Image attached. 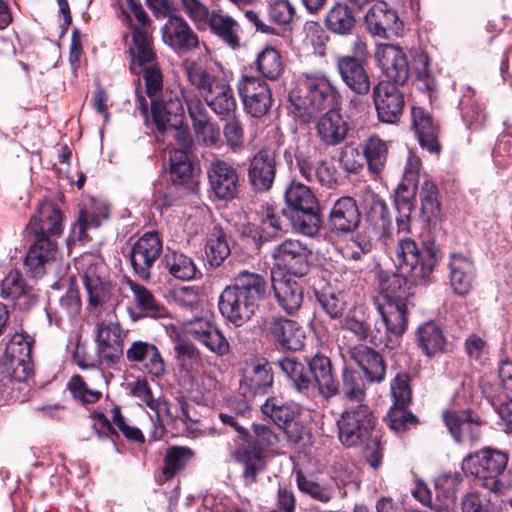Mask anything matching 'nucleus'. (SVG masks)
<instances>
[{"mask_svg": "<svg viewBox=\"0 0 512 512\" xmlns=\"http://www.w3.org/2000/svg\"><path fill=\"white\" fill-rule=\"evenodd\" d=\"M339 253L346 259L358 261L372 250V242L361 233L353 235L344 244L337 246Z\"/></svg>", "mask_w": 512, "mask_h": 512, "instance_id": "13d9d810", "label": "nucleus"}, {"mask_svg": "<svg viewBox=\"0 0 512 512\" xmlns=\"http://www.w3.org/2000/svg\"><path fill=\"white\" fill-rule=\"evenodd\" d=\"M375 58L378 66L388 81L404 85L409 79V64L402 48L393 44H379L376 47Z\"/></svg>", "mask_w": 512, "mask_h": 512, "instance_id": "f3484780", "label": "nucleus"}, {"mask_svg": "<svg viewBox=\"0 0 512 512\" xmlns=\"http://www.w3.org/2000/svg\"><path fill=\"white\" fill-rule=\"evenodd\" d=\"M398 273L380 272L378 295L374 303H406L413 294L412 287L427 284L439 263V247L434 241H426L420 250L416 242L400 237L395 249Z\"/></svg>", "mask_w": 512, "mask_h": 512, "instance_id": "f257e3e1", "label": "nucleus"}, {"mask_svg": "<svg viewBox=\"0 0 512 512\" xmlns=\"http://www.w3.org/2000/svg\"><path fill=\"white\" fill-rule=\"evenodd\" d=\"M300 83L306 95L302 96L300 91L293 90L289 94V100L291 113L302 122L308 123L316 112L339 108L342 96L335 83L325 73H304Z\"/></svg>", "mask_w": 512, "mask_h": 512, "instance_id": "39448f33", "label": "nucleus"}, {"mask_svg": "<svg viewBox=\"0 0 512 512\" xmlns=\"http://www.w3.org/2000/svg\"><path fill=\"white\" fill-rule=\"evenodd\" d=\"M367 219L376 229H379L382 234H384L391 225L388 207L376 194L371 195V201L367 207Z\"/></svg>", "mask_w": 512, "mask_h": 512, "instance_id": "bf43d9fd", "label": "nucleus"}, {"mask_svg": "<svg viewBox=\"0 0 512 512\" xmlns=\"http://www.w3.org/2000/svg\"><path fill=\"white\" fill-rule=\"evenodd\" d=\"M229 286L241 294L249 296L257 304L265 297L267 290V283L264 277L248 270L240 271Z\"/></svg>", "mask_w": 512, "mask_h": 512, "instance_id": "a19ab883", "label": "nucleus"}, {"mask_svg": "<svg viewBox=\"0 0 512 512\" xmlns=\"http://www.w3.org/2000/svg\"><path fill=\"white\" fill-rule=\"evenodd\" d=\"M175 358L180 368L192 373L202 365V356L199 349L187 340H180L174 346Z\"/></svg>", "mask_w": 512, "mask_h": 512, "instance_id": "6e6d98bb", "label": "nucleus"}, {"mask_svg": "<svg viewBox=\"0 0 512 512\" xmlns=\"http://www.w3.org/2000/svg\"><path fill=\"white\" fill-rule=\"evenodd\" d=\"M265 331L281 347L299 350L303 346L304 331L297 322L282 316H271L264 322Z\"/></svg>", "mask_w": 512, "mask_h": 512, "instance_id": "b1692460", "label": "nucleus"}, {"mask_svg": "<svg viewBox=\"0 0 512 512\" xmlns=\"http://www.w3.org/2000/svg\"><path fill=\"white\" fill-rule=\"evenodd\" d=\"M462 484L459 472L443 473L435 479L436 496L432 505L435 512H456L457 492Z\"/></svg>", "mask_w": 512, "mask_h": 512, "instance_id": "f704fd0d", "label": "nucleus"}, {"mask_svg": "<svg viewBox=\"0 0 512 512\" xmlns=\"http://www.w3.org/2000/svg\"><path fill=\"white\" fill-rule=\"evenodd\" d=\"M255 439L247 433V438L231 452V457L243 465L242 477L246 484L255 483L258 475L266 469L267 451L276 447L279 436L263 424H253Z\"/></svg>", "mask_w": 512, "mask_h": 512, "instance_id": "6e6552de", "label": "nucleus"}, {"mask_svg": "<svg viewBox=\"0 0 512 512\" xmlns=\"http://www.w3.org/2000/svg\"><path fill=\"white\" fill-rule=\"evenodd\" d=\"M351 360L360 368L368 383H381L385 379L386 365L382 356L374 349L359 344L348 348Z\"/></svg>", "mask_w": 512, "mask_h": 512, "instance_id": "c85d7f7f", "label": "nucleus"}, {"mask_svg": "<svg viewBox=\"0 0 512 512\" xmlns=\"http://www.w3.org/2000/svg\"><path fill=\"white\" fill-rule=\"evenodd\" d=\"M125 357L130 364H141L143 370L153 379L162 378L166 363L158 347L147 341L135 340L127 348Z\"/></svg>", "mask_w": 512, "mask_h": 512, "instance_id": "412c9836", "label": "nucleus"}, {"mask_svg": "<svg viewBox=\"0 0 512 512\" xmlns=\"http://www.w3.org/2000/svg\"><path fill=\"white\" fill-rule=\"evenodd\" d=\"M68 388L74 399L83 404H93L102 396L100 390L93 388L80 375H74L68 382Z\"/></svg>", "mask_w": 512, "mask_h": 512, "instance_id": "052dcab7", "label": "nucleus"}, {"mask_svg": "<svg viewBox=\"0 0 512 512\" xmlns=\"http://www.w3.org/2000/svg\"><path fill=\"white\" fill-rule=\"evenodd\" d=\"M237 89L245 111L252 117H262L270 110L272 92L264 80L256 76L243 75L238 80Z\"/></svg>", "mask_w": 512, "mask_h": 512, "instance_id": "9b49d317", "label": "nucleus"}, {"mask_svg": "<svg viewBox=\"0 0 512 512\" xmlns=\"http://www.w3.org/2000/svg\"><path fill=\"white\" fill-rule=\"evenodd\" d=\"M365 23L371 34L381 38H387L389 31L398 34L403 26L397 11L389 7L387 2H376L367 11Z\"/></svg>", "mask_w": 512, "mask_h": 512, "instance_id": "cd10ccee", "label": "nucleus"}, {"mask_svg": "<svg viewBox=\"0 0 512 512\" xmlns=\"http://www.w3.org/2000/svg\"><path fill=\"white\" fill-rule=\"evenodd\" d=\"M218 307L225 319L240 327L255 314L258 304L249 296L227 286L220 294Z\"/></svg>", "mask_w": 512, "mask_h": 512, "instance_id": "aec40b11", "label": "nucleus"}, {"mask_svg": "<svg viewBox=\"0 0 512 512\" xmlns=\"http://www.w3.org/2000/svg\"><path fill=\"white\" fill-rule=\"evenodd\" d=\"M163 41L178 53L190 52L199 46V38L188 23L174 17L163 27Z\"/></svg>", "mask_w": 512, "mask_h": 512, "instance_id": "473e14b6", "label": "nucleus"}, {"mask_svg": "<svg viewBox=\"0 0 512 512\" xmlns=\"http://www.w3.org/2000/svg\"><path fill=\"white\" fill-rule=\"evenodd\" d=\"M211 193L219 200L230 201L236 198L239 188V175L230 163L216 159L207 168Z\"/></svg>", "mask_w": 512, "mask_h": 512, "instance_id": "dca6fc26", "label": "nucleus"}, {"mask_svg": "<svg viewBox=\"0 0 512 512\" xmlns=\"http://www.w3.org/2000/svg\"><path fill=\"white\" fill-rule=\"evenodd\" d=\"M447 267L453 292L459 296L470 293L477 277V270L472 257L462 252H452L449 255Z\"/></svg>", "mask_w": 512, "mask_h": 512, "instance_id": "4be33fe9", "label": "nucleus"}, {"mask_svg": "<svg viewBox=\"0 0 512 512\" xmlns=\"http://www.w3.org/2000/svg\"><path fill=\"white\" fill-rule=\"evenodd\" d=\"M272 384L273 373L267 360L251 357L244 362L240 389L245 396L265 394Z\"/></svg>", "mask_w": 512, "mask_h": 512, "instance_id": "6ab92c4d", "label": "nucleus"}, {"mask_svg": "<svg viewBox=\"0 0 512 512\" xmlns=\"http://www.w3.org/2000/svg\"><path fill=\"white\" fill-rule=\"evenodd\" d=\"M319 304L331 318L342 317L347 308L346 296L342 292H323L317 295Z\"/></svg>", "mask_w": 512, "mask_h": 512, "instance_id": "774afa93", "label": "nucleus"}, {"mask_svg": "<svg viewBox=\"0 0 512 512\" xmlns=\"http://www.w3.org/2000/svg\"><path fill=\"white\" fill-rule=\"evenodd\" d=\"M442 418L450 435L459 444H474L481 436V422L473 419L469 409L449 408Z\"/></svg>", "mask_w": 512, "mask_h": 512, "instance_id": "a211bd4d", "label": "nucleus"}, {"mask_svg": "<svg viewBox=\"0 0 512 512\" xmlns=\"http://www.w3.org/2000/svg\"><path fill=\"white\" fill-rule=\"evenodd\" d=\"M416 341L419 348L428 357L443 352L447 343L443 330L433 321L426 322L418 327Z\"/></svg>", "mask_w": 512, "mask_h": 512, "instance_id": "ea45409f", "label": "nucleus"}, {"mask_svg": "<svg viewBox=\"0 0 512 512\" xmlns=\"http://www.w3.org/2000/svg\"><path fill=\"white\" fill-rule=\"evenodd\" d=\"M205 254L208 263L211 266L218 267L230 255V247L224 232L214 227L207 238L205 245Z\"/></svg>", "mask_w": 512, "mask_h": 512, "instance_id": "3c124183", "label": "nucleus"}, {"mask_svg": "<svg viewBox=\"0 0 512 512\" xmlns=\"http://www.w3.org/2000/svg\"><path fill=\"white\" fill-rule=\"evenodd\" d=\"M133 47L129 48L131 68L138 65L146 84V91L151 98V114L156 129L159 132L167 130L175 134H187L177 128L182 124L184 107L178 91H165L160 97L157 93L162 90V74L155 65L156 55L152 48V38L145 27L133 28Z\"/></svg>", "mask_w": 512, "mask_h": 512, "instance_id": "f03ea898", "label": "nucleus"}, {"mask_svg": "<svg viewBox=\"0 0 512 512\" xmlns=\"http://www.w3.org/2000/svg\"><path fill=\"white\" fill-rule=\"evenodd\" d=\"M365 66L366 62L357 57L336 58V68L342 81L358 95H366L370 91V78Z\"/></svg>", "mask_w": 512, "mask_h": 512, "instance_id": "c756f323", "label": "nucleus"}, {"mask_svg": "<svg viewBox=\"0 0 512 512\" xmlns=\"http://www.w3.org/2000/svg\"><path fill=\"white\" fill-rule=\"evenodd\" d=\"M339 393L346 401V406L366 404L365 382L356 370L345 367L342 371V384Z\"/></svg>", "mask_w": 512, "mask_h": 512, "instance_id": "79ce46f5", "label": "nucleus"}, {"mask_svg": "<svg viewBox=\"0 0 512 512\" xmlns=\"http://www.w3.org/2000/svg\"><path fill=\"white\" fill-rule=\"evenodd\" d=\"M108 218V209L103 208L101 214L83 210L80 212L78 221L74 225L73 234L79 241L87 239V230L90 228H98L102 222Z\"/></svg>", "mask_w": 512, "mask_h": 512, "instance_id": "69168bd1", "label": "nucleus"}, {"mask_svg": "<svg viewBox=\"0 0 512 512\" xmlns=\"http://www.w3.org/2000/svg\"><path fill=\"white\" fill-rule=\"evenodd\" d=\"M162 251V238L156 231H148L134 242L130 260L133 270L139 278L148 280L151 277V270Z\"/></svg>", "mask_w": 512, "mask_h": 512, "instance_id": "f8f14e48", "label": "nucleus"}, {"mask_svg": "<svg viewBox=\"0 0 512 512\" xmlns=\"http://www.w3.org/2000/svg\"><path fill=\"white\" fill-rule=\"evenodd\" d=\"M261 410L263 414L281 428L292 422L298 414V408L295 405L283 403L276 397L268 398L262 404Z\"/></svg>", "mask_w": 512, "mask_h": 512, "instance_id": "8fccbe9b", "label": "nucleus"}, {"mask_svg": "<svg viewBox=\"0 0 512 512\" xmlns=\"http://www.w3.org/2000/svg\"><path fill=\"white\" fill-rule=\"evenodd\" d=\"M378 313L386 327V333L399 338L407 329L406 303H378L375 304Z\"/></svg>", "mask_w": 512, "mask_h": 512, "instance_id": "4c0bfd02", "label": "nucleus"}, {"mask_svg": "<svg viewBox=\"0 0 512 512\" xmlns=\"http://www.w3.org/2000/svg\"><path fill=\"white\" fill-rule=\"evenodd\" d=\"M307 364L313 379L304 365L295 358L285 357L278 361L279 368L299 393L308 395L317 386L319 393L326 399L339 394V384L333 376L332 364L327 356L317 353L307 358Z\"/></svg>", "mask_w": 512, "mask_h": 512, "instance_id": "423d86ee", "label": "nucleus"}, {"mask_svg": "<svg viewBox=\"0 0 512 512\" xmlns=\"http://www.w3.org/2000/svg\"><path fill=\"white\" fill-rule=\"evenodd\" d=\"M197 29L210 31L232 49L240 46V25L221 10L209 9L203 2H180Z\"/></svg>", "mask_w": 512, "mask_h": 512, "instance_id": "1a4fd4ad", "label": "nucleus"}, {"mask_svg": "<svg viewBox=\"0 0 512 512\" xmlns=\"http://www.w3.org/2000/svg\"><path fill=\"white\" fill-rule=\"evenodd\" d=\"M462 118L469 128L482 127L487 119V113L483 104L476 100L464 97L461 102Z\"/></svg>", "mask_w": 512, "mask_h": 512, "instance_id": "0e129e2a", "label": "nucleus"}, {"mask_svg": "<svg viewBox=\"0 0 512 512\" xmlns=\"http://www.w3.org/2000/svg\"><path fill=\"white\" fill-rule=\"evenodd\" d=\"M83 266V284L88 294L90 306H100L108 301L111 294L110 283L106 277L103 262L94 255H85L81 259Z\"/></svg>", "mask_w": 512, "mask_h": 512, "instance_id": "ddd939ff", "label": "nucleus"}, {"mask_svg": "<svg viewBox=\"0 0 512 512\" xmlns=\"http://www.w3.org/2000/svg\"><path fill=\"white\" fill-rule=\"evenodd\" d=\"M162 264L165 269L175 278L180 280L194 279L198 269L192 257L183 252L167 248L162 258Z\"/></svg>", "mask_w": 512, "mask_h": 512, "instance_id": "58836bf2", "label": "nucleus"}, {"mask_svg": "<svg viewBox=\"0 0 512 512\" xmlns=\"http://www.w3.org/2000/svg\"><path fill=\"white\" fill-rule=\"evenodd\" d=\"M508 460L505 451L484 447L466 455L461 462V469L476 486L504 495L512 487V479L507 470Z\"/></svg>", "mask_w": 512, "mask_h": 512, "instance_id": "20e7f679", "label": "nucleus"}, {"mask_svg": "<svg viewBox=\"0 0 512 512\" xmlns=\"http://www.w3.org/2000/svg\"><path fill=\"white\" fill-rule=\"evenodd\" d=\"M259 241L267 242L284 231L280 212L272 205H262L259 211Z\"/></svg>", "mask_w": 512, "mask_h": 512, "instance_id": "de8ad7c7", "label": "nucleus"}, {"mask_svg": "<svg viewBox=\"0 0 512 512\" xmlns=\"http://www.w3.org/2000/svg\"><path fill=\"white\" fill-rule=\"evenodd\" d=\"M412 128L423 149L438 154L441 150L438 135L439 127L431 114L422 107L413 106L411 110Z\"/></svg>", "mask_w": 512, "mask_h": 512, "instance_id": "72a5a7b5", "label": "nucleus"}, {"mask_svg": "<svg viewBox=\"0 0 512 512\" xmlns=\"http://www.w3.org/2000/svg\"><path fill=\"white\" fill-rule=\"evenodd\" d=\"M364 162L373 174H379L385 167L388 147L378 136L369 137L362 145Z\"/></svg>", "mask_w": 512, "mask_h": 512, "instance_id": "a18cd8bd", "label": "nucleus"}, {"mask_svg": "<svg viewBox=\"0 0 512 512\" xmlns=\"http://www.w3.org/2000/svg\"><path fill=\"white\" fill-rule=\"evenodd\" d=\"M354 9L347 2H336L326 15L328 29L339 35H346L355 26Z\"/></svg>", "mask_w": 512, "mask_h": 512, "instance_id": "c03bdc74", "label": "nucleus"}, {"mask_svg": "<svg viewBox=\"0 0 512 512\" xmlns=\"http://www.w3.org/2000/svg\"><path fill=\"white\" fill-rule=\"evenodd\" d=\"M128 284L133 293L136 307L142 312L143 316L157 318L164 315V307L146 287L134 281H129Z\"/></svg>", "mask_w": 512, "mask_h": 512, "instance_id": "09e8293b", "label": "nucleus"}, {"mask_svg": "<svg viewBox=\"0 0 512 512\" xmlns=\"http://www.w3.org/2000/svg\"><path fill=\"white\" fill-rule=\"evenodd\" d=\"M185 72L188 82L215 114L229 117L235 111L237 102L233 89L225 77L215 74L196 61L187 62Z\"/></svg>", "mask_w": 512, "mask_h": 512, "instance_id": "0eeeda50", "label": "nucleus"}, {"mask_svg": "<svg viewBox=\"0 0 512 512\" xmlns=\"http://www.w3.org/2000/svg\"><path fill=\"white\" fill-rule=\"evenodd\" d=\"M349 129V123L338 108L326 110L315 123L316 135L326 146H337L344 142Z\"/></svg>", "mask_w": 512, "mask_h": 512, "instance_id": "7c9ffc66", "label": "nucleus"}, {"mask_svg": "<svg viewBox=\"0 0 512 512\" xmlns=\"http://www.w3.org/2000/svg\"><path fill=\"white\" fill-rule=\"evenodd\" d=\"M197 341L218 357H223L230 351V344L227 338L216 325L210 328L206 334Z\"/></svg>", "mask_w": 512, "mask_h": 512, "instance_id": "338daca9", "label": "nucleus"}, {"mask_svg": "<svg viewBox=\"0 0 512 512\" xmlns=\"http://www.w3.org/2000/svg\"><path fill=\"white\" fill-rule=\"evenodd\" d=\"M272 287L279 306L288 314H293L303 302V288L291 278H276L272 271Z\"/></svg>", "mask_w": 512, "mask_h": 512, "instance_id": "c9c22d12", "label": "nucleus"}, {"mask_svg": "<svg viewBox=\"0 0 512 512\" xmlns=\"http://www.w3.org/2000/svg\"><path fill=\"white\" fill-rule=\"evenodd\" d=\"M183 196L182 188L175 183L155 186L153 199L157 209L163 210L174 206Z\"/></svg>", "mask_w": 512, "mask_h": 512, "instance_id": "e2e57ef3", "label": "nucleus"}, {"mask_svg": "<svg viewBox=\"0 0 512 512\" xmlns=\"http://www.w3.org/2000/svg\"><path fill=\"white\" fill-rule=\"evenodd\" d=\"M318 208L283 210L282 213L290 221L293 230L305 236H314L320 228Z\"/></svg>", "mask_w": 512, "mask_h": 512, "instance_id": "37998d69", "label": "nucleus"}, {"mask_svg": "<svg viewBox=\"0 0 512 512\" xmlns=\"http://www.w3.org/2000/svg\"><path fill=\"white\" fill-rule=\"evenodd\" d=\"M29 229L35 237L51 238L62 232L61 211L49 201H43L30 219Z\"/></svg>", "mask_w": 512, "mask_h": 512, "instance_id": "2f4dec72", "label": "nucleus"}, {"mask_svg": "<svg viewBox=\"0 0 512 512\" xmlns=\"http://www.w3.org/2000/svg\"><path fill=\"white\" fill-rule=\"evenodd\" d=\"M30 293L31 288L17 269L10 270L0 283V297L4 300L16 301Z\"/></svg>", "mask_w": 512, "mask_h": 512, "instance_id": "864d4df0", "label": "nucleus"}, {"mask_svg": "<svg viewBox=\"0 0 512 512\" xmlns=\"http://www.w3.org/2000/svg\"><path fill=\"white\" fill-rule=\"evenodd\" d=\"M259 73L268 80H276L284 71L280 53L273 47H265L255 61Z\"/></svg>", "mask_w": 512, "mask_h": 512, "instance_id": "603ef678", "label": "nucleus"}, {"mask_svg": "<svg viewBox=\"0 0 512 512\" xmlns=\"http://www.w3.org/2000/svg\"><path fill=\"white\" fill-rule=\"evenodd\" d=\"M182 104L185 103L188 114L192 121V126L199 122L207 121L210 119L209 113L205 107V103L200 98V94L193 91L180 90L178 91Z\"/></svg>", "mask_w": 512, "mask_h": 512, "instance_id": "680f3d73", "label": "nucleus"}, {"mask_svg": "<svg viewBox=\"0 0 512 512\" xmlns=\"http://www.w3.org/2000/svg\"><path fill=\"white\" fill-rule=\"evenodd\" d=\"M126 337L117 321H98L96 324V348L99 358L112 365L119 362L124 355L123 342Z\"/></svg>", "mask_w": 512, "mask_h": 512, "instance_id": "4468645a", "label": "nucleus"}, {"mask_svg": "<svg viewBox=\"0 0 512 512\" xmlns=\"http://www.w3.org/2000/svg\"><path fill=\"white\" fill-rule=\"evenodd\" d=\"M286 210L318 208L317 199L306 185L292 181L285 191Z\"/></svg>", "mask_w": 512, "mask_h": 512, "instance_id": "5fc2aeb1", "label": "nucleus"}, {"mask_svg": "<svg viewBox=\"0 0 512 512\" xmlns=\"http://www.w3.org/2000/svg\"><path fill=\"white\" fill-rule=\"evenodd\" d=\"M360 221L361 213L356 200L349 196L336 200L328 216L329 228L336 235L355 231Z\"/></svg>", "mask_w": 512, "mask_h": 512, "instance_id": "5701e85b", "label": "nucleus"}, {"mask_svg": "<svg viewBox=\"0 0 512 512\" xmlns=\"http://www.w3.org/2000/svg\"><path fill=\"white\" fill-rule=\"evenodd\" d=\"M397 86L389 81H380L373 88V101L381 122L394 124L402 115L404 94Z\"/></svg>", "mask_w": 512, "mask_h": 512, "instance_id": "2eb2a0df", "label": "nucleus"}, {"mask_svg": "<svg viewBox=\"0 0 512 512\" xmlns=\"http://www.w3.org/2000/svg\"><path fill=\"white\" fill-rule=\"evenodd\" d=\"M195 453L189 447L171 446L167 449L164 456L162 473L165 479L174 478L192 461Z\"/></svg>", "mask_w": 512, "mask_h": 512, "instance_id": "49530a36", "label": "nucleus"}, {"mask_svg": "<svg viewBox=\"0 0 512 512\" xmlns=\"http://www.w3.org/2000/svg\"><path fill=\"white\" fill-rule=\"evenodd\" d=\"M179 131H185L187 134H175L170 129L163 133H171L184 149H171L169 151L170 174L172 183L177 185L188 183L193 173V166L189 160L187 149L191 148L192 141L187 126L183 123L177 128Z\"/></svg>", "mask_w": 512, "mask_h": 512, "instance_id": "393cba45", "label": "nucleus"}, {"mask_svg": "<svg viewBox=\"0 0 512 512\" xmlns=\"http://www.w3.org/2000/svg\"><path fill=\"white\" fill-rule=\"evenodd\" d=\"M58 254L56 242L48 237H35L24 260L27 273L34 278L42 277L46 267L56 260Z\"/></svg>", "mask_w": 512, "mask_h": 512, "instance_id": "bb28decb", "label": "nucleus"}, {"mask_svg": "<svg viewBox=\"0 0 512 512\" xmlns=\"http://www.w3.org/2000/svg\"><path fill=\"white\" fill-rule=\"evenodd\" d=\"M271 257L274 261L273 270L303 277L310 270L312 251L299 240L286 239L273 248Z\"/></svg>", "mask_w": 512, "mask_h": 512, "instance_id": "9d476101", "label": "nucleus"}, {"mask_svg": "<svg viewBox=\"0 0 512 512\" xmlns=\"http://www.w3.org/2000/svg\"><path fill=\"white\" fill-rule=\"evenodd\" d=\"M376 418L367 404L346 406L337 420L338 438L346 447H363L371 467H380L383 458L381 435L375 428Z\"/></svg>", "mask_w": 512, "mask_h": 512, "instance_id": "7ed1b4c3", "label": "nucleus"}, {"mask_svg": "<svg viewBox=\"0 0 512 512\" xmlns=\"http://www.w3.org/2000/svg\"><path fill=\"white\" fill-rule=\"evenodd\" d=\"M276 175V159L274 153L266 149L258 151L250 160L248 180L256 192H267L271 189Z\"/></svg>", "mask_w": 512, "mask_h": 512, "instance_id": "a878e982", "label": "nucleus"}, {"mask_svg": "<svg viewBox=\"0 0 512 512\" xmlns=\"http://www.w3.org/2000/svg\"><path fill=\"white\" fill-rule=\"evenodd\" d=\"M413 69L417 88L424 92L433 91L436 87V82L430 71V59L425 52L419 51L415 53Z\"/></svg>", "mask_w": 512, "mask_h": 512, "instance_id": "4d7b16f0", "label": "nucleus"}, {"mask_svg": "<svg viewBox=\"0 0 512 512\" xmlns=\"http://www.w3.org/2000/svg\"><path fill=\"white\" fill-rule=\"evenodd\" d=\"M418 196L421 204V217L428 224H436L441 219V205L439 191L436 184L426 175L418 189Z\"/></svg>", "mask_w": 512, "mask_h": 512, "instance_id": "e433bc0d", "label": "nucleus"}]
</instances>
